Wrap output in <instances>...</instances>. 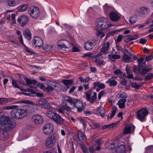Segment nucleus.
Returning a JSON list of instances; mask_svg holds the SVG:
<instances>
[{"label": "nucleus", "mask_w": 153, "mask_h": 153, "mask_svg": "<svg viewBox=\"0 0 153 153\" xmlns=\"http://www.w3.org/2000/svg\"><path fill=\"white\" fill-rule=\"evenodd\" d=\"M109 16L111 20L114 22H117L121 18L118 13L114 12L110 13Z\"/></svg>", "instance_id": "14"}, {"label": "nucleus", "mask_w": 153, "mask_h": 153, "mask_svg": "<svg viewBox=\"0 0 153 153\" xmlns=\"http://www.w3.org/2000/svg\"><path fill=\"white\" fill-rule=\"evenodd\" d=\"M123 72L120 70L118 69L114 71V74L116 75H119L120 74H122Z\"/></svg>", "instance_id": "64"}, {"label": "nucleus", "mask_w": 153, "mask_h": 153, "mask_svg": "<svg viewBox=\"0 0 153 153\" xmlns=\"http://www.w3.org/2000/svg\"><path fill=\"white\" fill-rule=\"evenodd\" d=\"M44 106L45 108L48 109H49L51 108V107L50 106L49 103L47 101L46 102Z\"/></svg>", "instance_id": "60"}, {"label": "nucleus", "mask_w": 153, "mask_h": 153, "mask_svg": "<svg viewBox=\"0 0 153 153\" xmlns=\"http://www.w3.org/2000/svg\"><path fill=\"white\" fill-rule=\"evenodd\" d=\"M131 86L133 88L138 89L141 87L142 85L140 84H138L136 82H134L132 83Z\"/></svg>", "instance_id": "42"}, {"label": "nucleus", "mask_w": 153, "mask_h": 153, "mask_svg": "<svg viewBox=\"0 0 153 153\" xmlns=\"http://www.w3.org/2000/svg\"><path fill=\"white\" fill-rule=\"evenodd\" d=\"M147 40L146 39H144L143 38H141L140 39L139 42L142 45H144L147 42Z\"/></svg>", "instance_id": "53"}, {"label": "nucleus", "mask_w": 153, "mask_h": 153, "mask_svg": "<svg viewBox=\"0 0 153 153\" xmlns=\"http://www.w3.org/2000/svg\"><path fill=\"white\" fill-rule=\"evenodd\" d=\"M8 134L7 132H4L2 130L1 132L0 131V140H4L7 137Z\"/></svg>", "instance_id": "31"}, {"label": "nucleus", "mask_w": 153, "mask_h": 153, "mask_svg": "<svg viewBox=\"0 0 153 153\" xmlns=\"http://www.w3.org/2000/svg\"><path fill=\"white\" fill-rule=\"evenodd\" d=\"M124 55L123 56V58L125 62H129L130 61H127L128 60L131 59V58L129 56L126 54H125L124 53Z\"/></svg>", "instance_id": "43"}, {"label": "nucleus", "mask_w": 153, "mask_h": 153, "mask_svg": "<svg viewBox=\"0 0 153 153\" xmlns=\"http://www.w3.org/2000/svg\"><path fill=\"white\" fill-rule=\"evenodd\" d=\"M101 53H98L97 54L95 55L94 57L96 58V61L97 62V64L99 65H104L105 64V62L103 60H101L97 58L98 57L102 55Z\"/></svg>", "instance_id": "30"}, {"label": "nucleus", "mask_w": 153, "mask_h": 153, "mask_svg": "<svg viewBox=\"0 0 153 153\" xmlns=\"http://www.w3.org/2000/svg\"><path fill=\"white\" fill-rule=\"evenodd\" d=\"M9 16L10 18H11V19L12 21H13V22L14 23H16V19H15V15L14 13H13L12 14H11V15H9Z\"/></svg>", "instance_id": "50"}, {"label": "nucleus", "mask_w": 153, "mask_h": 153, "mask_svg": "<svg viewBox=\"0 0 153 153\" xmlns=\"http://www.w3.org/2000/svg\"><path fill=\"white\" fill-rule=\"evenodd\" d=\"M105 93L104 91H102L99 93L98 95V99L99 100L100 99L102 95H103Z\"/></svg>", "instance_id": "58"}, {"label": "nucleus", "mask_w": 153, "mask_h": 153, "mask_svg": "<svg viewBox=\"0 0 153 153\" xmlns=\"http://www.w3.org/2000/svg\"><path fill=\"white\" fill-rule=\"evenodd\" d=\"M135 127L133 125L129 126L126 127L124 130V134H129L131 132H134Z\"/></svg>", "instance_id": "19"}, {"label": "nucleus", "mask_w": 153, "mask_h": 153, "mask_svg": "<svg viewBox=\"0 0 153 153\" xmlns=\"http://www.w3.org/2000/svg\"><path fill=\"white\" fill-rule=\"evenodd\" d=\"M53 130V127L51 124H47L45 125L43 128V131L44 134L47 135L51 134Z\"/></svg>", "instance_id": "9"}, {"label": "nucleus", "mask_w": 153, "mask_h": 153, "mask_svg": "<svg viewBox=\"0 0 153 153\" xmlns=\"http://www.w3.org/2000/svg\"><path fill=\"white\" fill-rule=\"evenodd\" d=\"M120 97L121 98L123 99H126V98L127 97V95L126 93L123 92L120 94Z\"/></svg>", "instance_id": "52"}, {"label": "nucleus", "mask_w": 153, "mask_h": 153, "mask_svg": "<svg viewBox=\"0 0 153 153\" xmlns=\"http://www.w3.org/2000/svg\"><path fill=\"white\" fill-rule=\"evenodd\" d=\"M113 26V25L108 24L105 22L102 24H100V25L97 28L99 30H104L107 29L109 27Z\"/></svg>", "instance_id": "16"}, {"label": "nucleus", "mask_w": 153, "mask_h": 153, "mask_svg": "<svg viewBox=\"0 0 153 153\" xmlns=\"http://www.w3.org/2000/svg\"><path fill=\"white\" fill-rule=\"evenodd\" d=\"M49 84L53 88L57 86V84L56 82L52 81H49Z\"/></svg>", "instance_id": "51"}, {"label": "nucleus", "mask_w": 153, "mask_h": 153, "mask_svg": "<svg viewBox=\"0 0 153 153\" xmlns=\"http://www.w3.org/2000/svg\"><path fill=\"white\" fill-rule=\"evenodd\" d=\"M112 40H110L106 43H104L101 50L102 52L105 54L107 53L108 52V51L110 45L112 44Z\"/></svg>", "instance_id": "12"}, {"label": "nucleus", "mask_w": 153, "mask_h": 153, "mask_svg": "<svg viewBox=\"0 0 153 153\" xmlns=\"http://www.w3.org/2000/svg\"><path fill=\"white\" fill-rule=\"evenodd\" d=\"M20 10L21 11H24L28 8V6L27 4H24L20 6Z\"/></svg>", "instance_id": "44"}, {"label": "nucleus", "mask_w": 153, "mask_h": 153, "mask_svg": "<svg viewBox=\"0 0 153 153\" xmlns=\"http://www.w3.org/2000/svg\"><path fill=\"white\" fill-rule=\"evenodd\" d=\"M56 135L53 134L49 137L46 143V146L48 148H51L54 145L56 141Z\"/></svg>", "instance_id": "8"}, {"label": "nucleus", "mask_w": 153, "mask_h": 153, "mask_svg": "<svg viewBox=\"0 0 153 153\" xmlns=\"http://www.w3.org/2000/svg\"><path fill=\"white\" fill-rule=\"evenodd\" d=\"M46 102L45 100L41 99L38 102V104L39 106H44Z\"/></svg>", "instance_id": "46"}, {"label": "nucleus", "mask_w": 153, "mask_h": 153, "mask_svg": "<svg viewBox=\"0 0 153 153\" xmlns=\"http://www.w3.org/2000/svg\"><path fill=\"white\" fill-rule=\"evenodd\" d=\"M20 119H23L26 117L27 115L28 110L22 108H19Z\"/></svg>", "instance_id": "20"}, {"label": "nucleus", "mask_w": 153, "mask_h": 153, "mask_svg": "<svg viewBox=\"0 0 153 153\" xmlns=\"http://www.w3.org/2000/svg\"><path fill=\"white\" fill-rule=\"evenodd\" d=\"M85 98L88 101L90 102L91 103H93V100H92V97H91V94L88 93L87 91L85 92Z\"/></svg>", "instance_id": "34"}, {"label": "nucleus", "mask_w": 153, "mask_h": 153, "mask_svg": "<svg viewBox=\"0 0 153 153\" xmlns=\"http://www.w3.org/2000/svg\"><path fill=\"white\" fill-rule=\"evenodd\" d=\"M7 5L10 7H14L19 3V1H16L15 0H7Z\"/></svg>", "instance_id": "26"}, {"label": "nucleus", "mask_w": 153, "mask_h": 153, "mask_svg": "<svg viewBox=\"0 0 153 153\" xmlns=\"http://www.w3.org/2000/svg\"><path fill=\"white\" fill-rule=\"evenodd\" d=\"M97 112L99 113L101 116L102 117L105 116L106 111L104 108L100 106L97 108Z\"/></svg>", "instance_id": "27"}, {"label": "nucleus", "mask_w": 153, "mask_h": 153, "mask_svg": "<svg viewBox=\"0 0 153 153\" xmlns=\"http://www.w3.org/2000/svg\"><path fill=\"white\" fill-rule=\"evenodd\" d=\"M126 101V99H120L117 103L119 107L120 108H123L125 107V102Z\"/></svg>", "instance_id": "28"}, {"label": "nucleus", "mask_w": 153, "mask_h": 153, "mask_svg": "<svg viewBox=\"0 0 153 153\" xmlns=\"http://www.w3.org/2000/svg\"><path fill=\"white\" fill-rule=\"evenodd\" d=\"M96 34L97 36H100L101 38L105 36L104 33L101 31H98Z\"/></svg>", "instance_id": "48"}, {"label": "nucleus", "mask_w": 153, "mask_h": 153, "mask_svg": "<svg viewBox=\"0 0 153 153\" xmlns=\"http://www.w3.org/2000/svg\"><path fill=\"white\" fill-rule=\"evenodd\" d=\"M148 13V8L145 7H141L140 8L139 11V15L141 17H145Z\"/></svg>", "instance_id": "18"}, {"label": "nucleus", "mask_w": 153, "mask_h": 153, "mask_svg": "<svg viewBox=\"0 0 153 153\" xmlns=\"http://www.w3.org/2000/svg\"><path fill=\"white\" fill-rule=\"evenodd\" d=\"M74 46V45L70 43L67 40H61L59 41L58 42V48L59 49H61L62 50L66 51L64 49L69 48L71 47V45Z\"/></svg>", "instance_id": "5"}, {"label": "nucleus", "mask_w": 153, "mask_h": 153, "mask_svg": "<svg viewBox=\"0 0 153 153\" xmlns=\"http://www.w3.org/2000/svg\"><path fill=\"white\" fill-rule=\"evenodd\" d=\"M34 123L36 124H39L43 121V119L40 115L36 114L34 115L33 117Z\"/></svg>", "instance_id": "17"}, {"label": "nucleus", "mask_w": 153, "mask_h": 153, "mask_svg": "<svg viewBox=\"0 0 153 153\" xmlns=\"http://www.w3.org/2000/svg\"><path fill=\"white\" fill-rule=\"evenodd\" d=\"M11 117L14 119H20L19 108H15L12 110L10 112Z\"/></svg>", "instance_id": "15"}, {"label": "nucleus", "mask_w": 153, "mask_h": 153, "mask_svg": "<svg viewBox=\"0 0 153 153\" xmlns=\"http://www.w3.org/2000/svg\"><path fill=\"white\" fill-rule=\"evenodd\" d=\"M23 35L29 40L31 39V35L30 31L28 29H26L23 32Z\"/></svg>", "instance_id": "23"}, {"label": "nucleus", "mask_w": 153, "mask_h": 153, "mask_svg": "<svg viewBox=\"0 0 153 153\" xmlns=\"http://www.w3.org/2000/svg\"><path fill=\"white\" fill-rule=\"evenodd\" d=\"M116 151L117 153H126V151L125 146L121 145L117 146Z\"/></svg>", "instance_id": "22"}, {"label": "nucleus", "mask_w": 153, "mask_h": 153, "mask_svg": "<svg viewBox=\"0 0 153 153\" xmlns=\"http://www.w3.org/2000/svg\"><path fill=\"white\" fill-rule=\"evenodd\" d=\"M138 72L140 73L142 75L144 76L147 74L151 70L147 67H144L143 66L138 65Z\"/></svg>", "instance_id": "13"}, {"label": "nucleus", "mask_w": 153, "mask_h": 153, "mask_svg": "<svg viewBox=\"0 0 153 153\" xmlns=\"http://www.w3.org/2000/svg\"><path fill=\"white\" fill-rule=\"evenodd\" d=\"M17 21L20 26L23 27L28 23L29 19L26 15H22L18 18Z\"/></svg>", "instance_id": "7"}, {"label": "nucleus", "mask_w": 153, "mask_h": 153, "mask_svg": "<svg viewBox=\"0 0 153 153\" xmlns=\"http://www.w3.org/2000/svg\"><path fill=\"white\" fill-rule=\"evenodd\" d=\"M106 83H109L110 84V86H115L117 84V82L114 80H111V79H108Z\"/></svg>", "instance_id": "38"}, {"label": "nucleus", "mask_w": 153, "mask_h": 153, "mask_svg": "<svg viewBox=\"0 0 153 153\" xmlns=\"http://www.w3.org/2000/svg\"><path fill=\"white\" fill-rule=\"evenodd\" d=\"M153 59V55L151 54L149 55L146 57V60L148 61Z\"/></svg>", "instance_id": "57"}, {"label": "nucleus", "mask_w": 153, "mask_h": 153, "mask_svg": "<svg viewBox=\"0 0 153 153\" xmlns=\"http://www.w3.org/2000/svg\"><path fill=\"white\" fill-rule=\"evenodd\" d=\"M79 80L81 82L83 83L88 82L90 80V78L87 77L85 79H84L82 77L80 76L79 78Z\"/></svg>", "instance_id": "40"}, {"label": "nucleus", "mask_w": 153, "mask_h": 153, "mask_svg": "<svg viewBox=\"0 0 153 153\" xmlns=\"http://www.w3.org/2000/svg\"><path fill=\"white\" fill-rule=\"evenodd\" d=\"M80 146L84 153H88V148L84 144L82 143Z\"/></svg>", "instance_id": "41"}, {"label": "nucleus", "mask_w": 153, "mask_h": 153, "mask_svg": "<svg viewBox=\"0 0 153 153\" xmlns=\"http://www.w3.org/2000/svg\"><path fill=\"white\" fill-rule=\"evenodd\" d=\"M43 48L44 50L46 51H49L53 50V45L49 46L48 44H46L45 45Z\"/></svg>", "instance_id": "35"}, {"label": "nucleus", "mask_w": 153, "mask_h": 153, "mask_svg": "<svg viewBox=\"0 0 153 153\" xmlns=\"http://www.w3.org/2000/svg\"><path fill=\"white\" fill-rule=\"evenodd\" d=\"M130 35H127L125 37L124 41L126 42H128L131 41V39L130 37Z\"/></svg>", "instance_id": "49"}, {"label": "nucleus", "mask_w": 153, "mask_h": 153, "mask_svg": "<svg viewBox=\"0 0 153 153\" xmlns=\"http://www.w3.org/2000/svg\"><path fill=\"white\" fill-rule=\"evenodd\" d=\"M16 123L15 121L12 122L8 117L2 115L0 117V127L4 132L14 128Z\"/></svg>", "instance_id": "1"}, {"label": "nucleus", "mask_w": 153, "mask_h": 153, "mask_svg": "<svg viewBox=\"0 0 153 153\" xmlns=\"http://www.w3.org/2000/svg\"><path fill=\"white\" fill-rule=\"evenodd\" d=\"M153 77V74L152 73H149L145 77V79L146 80H148L152 79Z\"/></svg>", "instance_id": "45"}, {"label": "nucleus", "mask_w": 153, "mask_h": 153, "mask_svg": "<svg viewBox=\"0 0 153 153\" xmlns=\"http://www.w3.org/2000/svg\"><path fill=\"white\" fill-rule=\"evenodd\" d=\"M12 85L15 88H19V86L17 84V82L14 81V79H13L12 81Z\"/></svg>", "instance_id": "54"}, {"label": "nucleus", "mask_w": 153, "mask_h": 153, "mask_svg": "<svg viewBox=\"0 0 153 153\" xmlns=\"http://www.w3.org/2000/svg\"><path fill=\"white\" fill-rule=\"evenodd\" d=\"M94 89L97 86L101 89H103L105 87V86L104 84L101 83L99 82H94Z\"/></svg>", "instance_id": "32"}, {"label": "nucleus", "mask_w": 153, "mask_h": 153, "mask_svg": "<svg viewBox=\"0 0 153 153\" xmlns=\"http://www.w3.org/2000/svg\"><path fill=\"white\" fill-rule=\"evenodd\" d=\"M78 138L79 141L82 142H85L86 138L85 136L81 131H79L78 134Z\"/></svg>", "instance_id": "21"}, {"label": "nucleus", "mask_w": 153, "mask_h": 153, "mask_svg": "<svg viewBox=\"0 0 153 153\" xmlns=\"http://www.w3.org/2000/svg\"><path fill=\"white\" fill-rule=\"evenodd\" d=\"M28 12L31 16L34 19L38 18L40 15L39 9L34 6H31L28 9Z\"/></svg>", "instance_id": "4"}, {"label": "nucleus", "mask_w": 153, "mask_h": 153, "mask_svg": "<svg viewBox=\"0 0 153 153\" xmlns=\"http://www.w3.org/2000/svg\"><path fill=\"white\" fill-rule=\"evenodd\" d=\"M24 79L26 82L27 85H28L32 84L35 85L37 83L36 81L34 79H31L26 78H25Z\"/></svg>", "instance_id": "29"}, {"label": "nucleus", "mask_w": 153, "mask_h": 153, "mask_svg": "<svg viewBox=\"0 0 153 153\" xmlns=\"http://www.w3.org/2000/svg\"><path fill=\"white\" fill-rule=\"evenodd\" d=\"M19 107V106L16 105H10L7 106L3 107V109L4 110H11L15 108Z\"/></svg>", "instance_id": "36"}, {"label": "nucleus", "mask_w": 153, "mask_h": 153, "mask_svg": "<svg viewBox=\"0 0 153 153\" xmlns=\"http://www.w3.org/2000/svg\"><path fill=\"white\" fill-rule=\"evenodd\" d=\"M130 36L131 39V40L137 39L140 37V36H139L138 35H135L133 36L130 35Z\"/></svg>", "instance_id": "62"}, {"label": "nucleus", "mask_w": 153, "mask_h": 153, "mask_svg": "<svg viewBox=\"0 0 153 153\" xmlns=\"http://www.w3.org/2000/svg\"><path fill=\"white\" fill-rule=\"evenodd\" d=\"M27 91H28L30 94L32 95V96H33V95L35 94V92L33 91L32 89H27Z\"/></svg>", "instance_id": "59"}, {"label": "nucleus", "mask_w": 153, "mask_h": 153, "mask_svg": "<svg viewBox=\"0 0 153 153\" xmlns=\"http://www.w3.org/2000/svg\"><path fill=\"white\" fill-rule=\"evenodd\" d=\"M148 111L146 108H142L137 112V118L140 121H143L146 116L148 114Z\"/></svg>", "instance_id": "6"}, {"label": "nucleus", "mask_w": 153, "mask_h": 153, "mask_svg": "<svg viewBox=\"0 0 153 153\" xmlns=\"http://www.w3.org/2000/svg\"><path fill=\"white\" fill-rule=\"evenodd\" d=\"M136 18L133 17H131L130 18L129 22L133 24L136 22Z\"/></svg>", "instance_id": "56"}, {"label": "nucleus", "mask_w": 153, "mask_h": 153, "mask_svg": "<svg viewBox=\"0 0 153 153\" xmlns=\"http://www.w3.org/2000/svg\"><path fill=\"white\" fill-rule=\"evenodd\" d=\"M106 20V19L104 17L99 18H97V23L96 24L97 27H98L100 25V24H102V23L104 22Z\"/></svg>", "instance_id": "33"}, {"label": "nucleus", "mask_w": 153, "mask_h": 153, "mask_svg": "<svg viewBox=\"0 0 153 153\" xmlns=\"http://www.w3.org/2000/svg\"><path fill=\"white\" fill-rule=\"evenodd\" d=\"M146 152L145 153H148L151 152H153V146L151 145L149 146L146 148Z\"/></svg>", "instance_id": "39"}, {"label": "nucleus", "mask_w": 153, "mask_h": 153, "mask_svg": "<svg viewBox=\"0 0 153 153\" xmlns=\"http://www.w3.org/2000/svg\"><path fill=\"white\" fill-rule=\"evenodd\" d=\"M97 41L95 40L88 41L84 44L85 49L88 51L91 50L96 45Z\"/></svg>", "instance_id": "11"}, {"label": "nucleus", "mask_w": 153, "mask_h": 153, "mask_svg": "<svg viewBox=\"0 0 153 153\" xmlns=\"http://www.w3.org/2000/svg\"><path fill=\"white\" fill-rule=\"evenodd\" d=\"M47 115L57 124L61 125L64 122V120L61 116L53 112L49 111L47 113Z\"/></svg>", "instance_id": "3"}, {"label": "nucleus", "mask_w": 153, "mask_h": 153, "mask_svg": "<svg viewBox=\"0 0 153 153\" xmlns=\"http://www.w3.org/2000/svg\"><path fill=\"white\" fill-rule=\"evenodd\" d=\"M71 105L70 104L69 106L67 105H64L61 107L59 109V111L61 113H62L63 111H66L68 112L71 111V109H73V108H71Z\"/></svg>", "instance_id": "25"}, {"label": "nucleus", "mask_w": 153, "mask_h": 153, "mask_svg": "<svg viewBox=\"0 0 153 153\" xmlns=\"http://www.w3.org/2000/svg\"><path fill=\"white\" fill-rule=\"evenodd\" d=\"M123 37V36L121 34L119 35L117 39L115 40V42L116 45H117V43H119L121 41Z\"/></svg>", "instance_id": "47"}, {"label": "nucleus", "mask_w": 153, "mask_h": 153, "mask_svg": "<svg viewBox=\"0 0 153 153\" xmlns=\"http://www.w3.org/2000/svg\"><path fill=\"white\" fill-rule=\"evenodd\" d=\"M117 107L113 106L111 109V114L110 117L108 115L107 116V119H111L113 118L116 114V112L117 111Z\"/></svg>", "instance_id": "24"}, {"label": "nucleus", "mask_w": 153, "mask_h": 153, "mask_svg": "<svg viewBox=\"0 0 153 153\" xmlns=\"http://www.w3.org/2000/svg\"><path fill=\"white\" fill-rule=\"evenodd\" d=\"M65 101L71 105V108H74L75 107L78 112H81L84 109L82 102L80 100L68 97Z\"/></svg>", "instance_id": "2"}, {"label": "nucleus", "mask_w": 153, "mask_h": 153, "mask_svg": "<svg viewBox=\"0 0 153 153\" xmlns=\"http://www.w3.org/2000/svg\"><path fill=\"white\" fill-rule=\"evenodd\" d=\"M4 99L5 103L6 102H7L8 101H12L15 100H16V99L11 97H9L8 98H4Z\"/></svg>", "instance_id": "55"}, {"label": "nucleus", "mask_w": 153, "mask_h": 153, "mask_svg": "<svg viewBox=\"0 0 153 153\" xmlns=\"http://www.w3.org/2000/svg\"><path fill=\"white\" fill-rule=\"evenodd\" d=\"M62 82L64 84L66 85H68L72 84L73 82V80L72 79H65L62 80Z\"/></svg>", "instance_id": "37"}, {"label": "nucleus", "mask_w": 153, "mask_h": 153, "mask_svg": "<svg viewBox=\"0 0 153 153\" xmlns=\"http://www.w3.org/2000/svg\"><path fill=\"white\" fill-rule=\"evenodd\" d=\"M47 90L49 91H52L54 89V88H53L49 84L46 87Z\"/></svg>", "instance_id": "63"}, {"label": "nucleus", "mask_w": 153, "mask_h": 153, "mask_svg": "<svg viewBox=\"0 0 153 153\" xmlns=\"http://www.w3.org/2000/svg\"><path fill=\"white\" fill-rule=\"evenodd\" d=\"M33 46L35 48L40 47L42 46L43 42L41 38L38 36H35L33 39Z\"/></svg>", "instance_id": "10"}, {"label": "nucleus", "mask_w": 153, "mask_h": 153, "mask_svg": "<svg viewBox=\"0 0 153 153\" xmlns=\"http://www.w3.org/2000/svg\"><path fill=\"white\" fill-rule=\"evenodd\" d=\"M111 58L113 59H118L120 58V56L119 55H117L116 54H112Z\"/></svg>", "instance_id": "61"}]
</instances>
